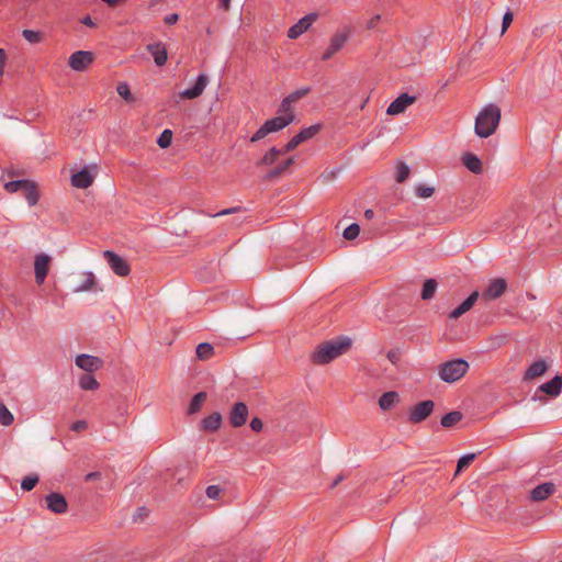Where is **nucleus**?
<instances>
[{
	"instance_id": "nucleus-24",
	"label": "nucleus",
	"mask_w": 562,
	"mask_h": 562,
	"mask_svg": "<svg viewBox=\"0 0 562 562\" xmlns=\"http://www.w3.org/2000/svg\"><path fill=\"white\" fill-rule=\"evenodd\" d=\"M562 390V376L555 375L552 380L549 382H546L539 386V391L550 395V396H558L561 393Z\"/></svg>"
},
{
	"instance_id": "nucleus-20",
	"label": "nucleus",
	"mask_w": 562,
	"mask_h": 562,
	"mask_svg": "<svg viewBox=\"0 0 562 562\" xmlns=\"http://www.w3.org/2000/svg\"><path fill=\"white\" fill-rule=\"evenodd\" d=\"M146 48L153 55L155 64L157 66L160 67L166 64L168 59V54L166 46L162 43L158 42L154 44H148Z\"/></svg>"
},
{
	"instance_id": "nucleus-6",
	"label": "nucleus",
	"mask_w": 562,
	"mask_h": 562,
	"mask_svg": "<svg viewBox=\"0 0 562 562\" xmlns=\"http://www.w3.org/2000/svg\"><path fill=\"white\" fill-rule=\"evenodd\" d=\"M52 263V257L47 254H37L34 258V273L37 284H43Z\"/></svg>"
},
{
	"instance_id": "nucleus-35",
	"label": "nucleus",
	"mask_w": 562,
	"mask_h": 562,
	"mask_svg": "<svg viewBox=\"0 0 562 562\" xmlns=\"http://www.w3.org/2000/svg\"><path fill=\"white\" fill-rule=\"evenodd\" d=\"M462 419V414L458 411L450 412L441 418L443 427H452Z\"/></svg>"
},
{
	"instance_id": "nucleus-5",
	"label": "nucleus",
	"mask_w": 562,
	"mask_h": 562,
	"mask_svg": "<svg viewBox=\"0 0 562 562\" xmlns=\"http://www.w3.org/2000/svg\"><path fill=\"white\" fill-rule=\"evenodd\" d=\"M292 123V117H282L278 115L265 122L250 138L251 143H256L271 133L279 132Z\"/></svg>"
},
{
	"instance_id": "nucleus-12",
	"label": "nucleus",
	"mask_w": 562,
	"mask_h": 562,
	"mask_svg": "<svg viewBox=\"0 0 562 562\" xmlns=\"http://www.w3.org/2000/svg\"><path fill=\"white\" fill-rule=\"evenodd\" d=\"M76 366L81 370L91 373L98 371L103 366V360L91 355H78L75 359Z\"/></svg>"
},
{
	"instance_id": "nucleus-25",
	"label": "nucleus",
	"mask_w": 562,
	"mask_h": 562,
	"mask_svg": "<svg viewBox=\"0 0 562 562\" xmlns=\"http://www.w3.org/2000/svg\"><path fill=\"white\" fill-rule=\"evenodd\" d=\"M462 162L473 173L479 175L483 171V164L474 154L468 153L463 155Z\"/></svg>"
},
{
	"instance_id": "nucleus-8",
	"label": "nucleus",
	"mask_w": 562,
	"mask_h": 562,
	"mask_svg": "<svg viewBox=\"0 0 562 562\" xmlns=\"http://www.w3.org/2000/svg\"><path fill=\"white\" fill-rule=\"evenodd\" d=\"M321 130V125H311L306 128H303L299 134L293 136L288 144L283 147V151H292L294 150L300 144L311 139L314 137Z\"/></svg>"
},
{
	"instance_id": "nucleus-3",
	"label": "nucleus",
	"mask_w": 562,
	"mask_h": 562,
	"mask_svg": "<svg viewBox=\"0 0 562 562\" xmlns=\"http://www.w3.org/2000/svg\"><path fill=\"white\" fill-rule=\"evenodd\" d=\"M469 370V363L462 359H456L442 363L439 367V376L448 383L460 380Z\"/></svg>"
},
{
	"instance_id": "nucleus-15",
	"label": "nucleus",
	"mask_w": 562,
	"mask_h": 562,
	"mask_svg": "<svg viewBox=\"0 0 562 562\" xmlns=\"http://www.w3.org/2000/svg\"><path fill=\"white\" fill-rule=\"evenodd\" d=\"M248 417V407L245 403L239 402L234 404L229 412V423L233 427H240L245 425Z\"/></svg>"
},
{
	"instance_id": "nucleus-1",
	"label": "nucleus",
	"mask_w": 562,
	"mask_h": 562,
	"mask_svg": "<svg viewBox=\"0 0 562 562\" xmlns=\"http://www.w3.org/2000/svg\"><path fill=\"white\" fill-rule=\"evenodd\" d=\"M351 340L347 337H340L325 341L317 346L312 353V361L315 364H325L344 355L350 347Z\"/></svg>"
},
{
	"instance_id": "nucleus-4",
	"label": "nucleus",
	"mask_w": 562,
	"mask_h": 562,
	"mask_svg": "<svg viewBox=\"0 0 562 562\" xmlns=\"http://www.w3.org/2000/svg\"><path fill=\"white\" fill-rule=\"evenodd\" d=\"M98 280L91 271H79L71 274V290L74 293L95 291Z\"/></svg>"
},
{
	"instance_id": "nucleus-39",
	"label": "nucleus",
	"mask_w": 562,
	"mask_h": 562,
	"mask_svg": "<svg viewBox=\"0 0 562 562\" xmlns=\"http://www.w3.org/2000/svg\"><path fill=\"white\" fill-rule=\"evenodd\" d=\"M310 92H311L310 87H303V88H300V89L291 92L290 94H288L286 99L293 104V103H296L297 101H300L305 95H307Z\"/></svg>"
},
{
	"instance_id": "nucleus-48",
	"label": "nucleus",
	"mask_w": 562,
	"mask_h": 562,
	"mask_svg": "<svg viewBox=\"0 0 562 562\" xmlns=\"http://www.w3.org/2000/svg\"><path fill=\"white\" fill-rule=\"evenodd\" d=\"M222 493V488L218 487L217 485H210L207 488H206V495L209 498L211 499H216L220 497Z\"/></svg>"
},
{
	"instance_id": "nucleus-16",
	"label": "nucleus",
	"mask_w": 562,
	"mask_h": 562,
	"mask_svg": "<svg viewBox=\"0 0 562 562\" xmlns=\"http://www.w3.org/2000/svg\"><path fill=\"white\" fill-rule=\"evenodd\" d=\"M209 85V78L206 75H200L196 79V82L195 85L190 88V89H187V90H183L179 93V97L181 99H189V100H192V99H196L199 98L204 89L206 88V86Z\"/></svg>"
},
{
	"instance_id": "nucleus-2",
	"label": "nucleus",
	"mask_w": 562,
	"mask_h": 562,
	"mask_svg": "<svg viewBox=\"0 0 562 562\" xmlns=\"http://www.w3.org/2000/svg\"><path fill=\"white\" fill-rule=\"evenodd\" d=\"M501 121V109L495 104L486 105L476 116L475 133L486 138L493 135Z\"/></svg>"
},
{
	"instance_id": "nucleus-29",
	"label": "nucleus",
	"mask_w": 562,
	"mask_h": 562,
	"mask_svg": "<svg viewBox=\"0 0 562 562\" xmlns=\"http://www.w3.org/2000/svg\"><path fill=\"white\" fill-rule=\"evenodd\" d=\"M294 164V157H289L285 160H283L281 164H279L277 167L269 170L266 175L267 180H272L276 178H279L281 175H283L286 169Z\"/></svg>"
},
{
	"instance_id": "nucleus-34",
	"label": "nucleus",
	"mask_w": 562,
	"mask_h": 562,
	"mask_svg": "<svg viewBox=\"0 0 562 562\" xmlns=\"http://www.w3.org/2000/svg\"><path fill=\"white\" fill-rule=\"evenodd\" d=\"M214 353V348L212 345L207 344V342H202L200 345H198L196 347V357L200 359V360H206V359H210Z\"/></svg>"
},
{
	"instance_id": "nucleus-58",
	"label": "nucleus",
	"mask_w": 562,
	"mask_h": 562,
	"mask_svg": "<svg viewBox=\"0 0 562 562\" xmlns=\"http://www.w3.org/2000/svg\"><path fill=\"white\" fill-rule=\"evenodd\" d=\"M373 216H374V212H373L372 210H367V211L364 212V217H366L367 220H371V218H373Z\"/></svg>"
},
{
	"instance_id": "nucleus-54",
	"label": "nucleus",
	"mask_w": 562,
	"mask_h": 562,
	"mask_svg": "<svg viewBox=\"0 0 562 562\" xmlns=\"http://www.w3.org/2000/svg\"><path fill=\"white\" fill-rule=\"evenodd\" d=\"M178 21V14L173 13V14H169L165 18V22L167 24H175L176 22Z\"/></svg>"
},
{
	"instance_id": "nucleus-31",
	"label": "nucleus",
	"mask_w": 562,
	"mask_h": 562,
	"mask_svg": "<svg viewBox=\"0 0 562 562\" xmlns=\"http://www.w3.org/2000/svg\"><path fill=\"white\" fill-rule=\"evenodd\" d=\"M78 384L82 390L86 391H95L100 386L99 382L88 373L81 374L79 376Z\"/></svg>"
},
{
	"instance_id": "nucleus-60",
	"label": "nucleus",
	"mask_w": 562,
	"mask_h": 562,
	"mask_svg": "<svg viewBox=\"0 0 562 562\" xmlns=\"http://www.w3.org/2000/svg\"><path fill=\"white\" fill-rule=\"evenodd\" d=\"M331 177H334L333 172L331 173H323L322 175V178L324 179V182L330 180Z\"/></svg>"
},
{
	"instance_id": "nucleus-26",
	"label": "nucleus",
	"mask_w": 562,
	"mask_h": 562,
	"mask_svg": "<svg viewBox=\"0 0 562 562\" xmlns=\"http://www.w3.org/2000/svg\"><path fill=\"white\" fill-rule=\"evenodd\" d=\"M289 151H283V148L272 147L270 148L263 157L258 161V166H271L273 165L281 155L288 154Z\"/></svg>"
},
{
	"instance_id": "nucleus-44",
	"label": "nucleus",
	"mask_w": 562,
	"mask_h": 562,
	"mask_svg": "<svg viewBox=\"0 0 562 562\" xmlns=\"http://www.w3.org/2000/svg\"><path fill=\"white\" fill-rule=\"evenodd\" d=\"M171 140H172V132L170 130H165L159 138L157 139V144L161 147V148H167L170 146L171 144Z\"/></svg>"
},
{
	"instance_id": "nucleus-37",
	"label": "nucleus",
	"mask_w": 562,
	"mask_h": 562,
	"mask_svg": "<svg viewBox=\"0 0 562 562\" xmlns=\"http://www.w3.org/2000/svg\"><path fill=\"white\" fill-rule=\"evenodd\" d=\"M409 175H411L409 167L403 161L397 162V165H396V181L402 183L408 179Z\"/></svg>"
},
{
	"instance_id": "nucleus-59",
	"label": "nucleus",
	"mask_w": 562,
	"mask_h": 562,
	"mask_svg": "<svg viewBox=\"0 0 562 562\" xmlns=\"http://www.w3.org/2000/svg\"><path fill=\"white\" fill-rule=\"evenodd\" d=\"M344 480V476L342 475H339L335 479V481L333 482V487H335L336 485H338L341 481Z\"/></svg>"
},
{
	"instance_id": "nucleus-53",
	"label": "nucleus",
	"mask_w": 562,
	"mask_h": 562,
	"mask_svg": "<svg viewBox=\"0 0 562 562\" xmlns=\"http://www.w3.org/2000/svg\"><path fill=\"white\" fill-rule=\"evenodd\" d=\"M387 359L392 362V363H396L398 360H400V352L396 351V350H390L387 352Z\"/></svg>"
},
{
	"instance_id": "nucleus-52",
	"label": "nucleus",
	"mask_w": 562,
	"mask_h": 562,
	"mask_svg": "<svg viewBox=\"0 0 562 562\" xmlns=\"http://www.w3.org/2000/svg\"><path fill=\"white\" fill-rule=\"evenodd\" d=\"M381 20V15L380 14H375L373 15L367 23V27L368 29H374L376 26V24L379 23V21Z\"/></svg>"
},
{
	"instance_id": "nucleus-30",
	"label": "nucleus",
	"mask_w": 562,
	"mask_h": 562,
	"mask_svg": "<svg viewBox=\"0 0 562 562\" xmlns=\"http://www.w3.org/2000/svg\"><path fill=\"white\" fill-rule=\"evenodd\" d=\"M22 192L29 203V205L33 206L38 202L40 194L36 189V184L32 181H29L24 184Z\"/></svg>"
},
{
	"instance_id": "nucleus-22",
	"label": "nucleus",
	"mask_w": 562,
	"mask_h": 562,
	"mask_svg": "<svg viewBox=\"0 0 562 562\" xmlns=\"http://www.w3.org/2000/svg\"><path fill=\"white\" fill-rule=\"evenodd\" d=\"M548 370V363L540 359L535 361L525 372L524 380L529 381L542 376Z\"/></svg>"
},
{
	"instance_id": "nucleus-33",
	"label": "nucleus",
	"mask_w": 562,
	"mask_h": 562,
	"mask_svg": "<svg viewBox=\"0 0 562 562\" xmlns=\"http://www.w3.org/2000/svg\"><path fill=\"white\" fill-rule=\"evenodd\" d=\"M292 103L286 99V97L281 101L278 113L282 117H292V122L295 120V113L292 109Z\"/></svg>"
},
{
	"instance_id": "nucleus-7",
	"label": "nucleus",
	"mask_w": 562,
	"mask_h": 562,
	"mask_svg": "<svg viewBox=\"0 0 562 562\" xmlns=\"http://www.w3.org/2000/svg\"><path fill=\"white\" fill-rule=\"evenodd\" d=\"M93 60V53L88 50H77L70 55L68 64L72 70L83 71L92 64Z\"/></svg>"
},
{
	"instance_id": "nucleus-42",
	"label": "nucleus",
	"mask_w": 562,
	"mask_h": 562,
	"mask_svg": "<svg viewBox=\"0 0 562 562\" xmlns=\"http://www.w3.org/2000/svg\"><path fill=\"white\" fill-rule=\"evenodd\" d=\"M435 192V189L432 187H428L426 184H418L415 188V193L418 198L422 199H428L430 198Z\"/></svg>"
},
{
	"instance_id": "nucleus-43",
	"label": "nucleus",
	"mask_w": 562,
	"mask_h": 562,
	"mask_svg": "<svg viewBox=\"0 0 562 562\" xmlns=\"http://www.w3.org/2000/svg\"><path fill=\"white\" fill-rule=\"evenodd\" d=\"M474 459H475L474 453H470V454H465V456L461 457L457 464L456 474L460 473L463 469L468 468Z\"/></svg>"
},
{
	"instance_id": "nucleus-11",
	"label": "nucleus",
	"mask_w": 562,
	"mask_h": 562,
	"mask_svg": "<svg viewBox=\"0 0 562 562\" xmlns=\"http://www.w3.org/2000/svg\"><path fill=\"white\" fill-rule=\"evenodd\" d=\"M103 257L106 259L109 266L115 274L120 277H125L130 273V266L119 255L114 254L111 250H105L103 252Z\"/></svg>"
},
{
	"instance_id": "nucleus-61",
	"label": "nucleus",
	"mask_w": 562,
	"mask_h": 562,
	"mask_svg": "<svg viewBox=\"0 0 562 562\" xmlns=\"http://www.w3.org/2000/svg\"><path fill=\"white\" fill-rule=\"evenodd\" d=\"M232 212H233V210H224V211L220 212L217 215H225V214H229Z\"/></svg>"
},
{
	"instance_id": "nucleus-45",
	"label": "nucleus",
	"mask_w": 562,
	"mask_h": 562,
	"mask_svg": "<svg viewBox=\"0 0 562 562\" xmlns=\"http://www.w3.org/2000/svg\"><path fill=\"white\" fill-rule=\"evenodd\" d=\"M27 182V180H15V181H10L8 183L4 184V189L5 191L10 192V193H14V192H18V191H22V189L24 188V184Z\"/></svg>"
},
{
	"instance_id": "nucleus-23",
	"label": "nucleus",
	"mask_w": 562,
	"mask_h": 562,
	"mask_svg": "<svg viewBox=\"0 0 562 562\" xmlns=\"http://www.w3.org/2000/svg\"><path fill=\"white\" fill-rule=\"evenodd\" d=\"M479 297V292L474 291L465 301H463L457 308H454L449 317L452 319H457L460 316H462L464 313L470 311L473 305L475 304L476 300Z\"/></svg>"
},
{
	"instance_id": "nucleus-36",
	"label": "nucleus",
	"mask_w": 562,
	"mask_h": 562,
	"mask_svg": "<svg viewBox=\"0 0 562 562\" xmlns=\"http://www.w3.org/2000/svg\"><path fill=\"white\" fill-rule=\"evenodd\" d=\"M437 289V282L434 279H428L425 281L423 291H422V299L423 300H429L434 296Z\"/></svg>"
},
{
	"instance_id": "nucleus-21",
	"label": "nucleus",
	"mask_w": 562,
	"mask_h": 562,
	"mask_svg": "<svg viewBox=\"0 0 562 562\" xmlns=\"http://www.w3.org/2000/svg\"><path fill=\"white\" fill-rule=\"evenodd\" d=\"M555 491V485L551 482H546L531 491L530 497L535 502L547 499Z\"/></svg>"
},
{
	"instance_id": "nucleus-19",
	"label": "nucleus",
	"mask_w": 562,
	"mask_h": 562,
	"mask_svg": "<svg viewBox=\"0 0 562 562\" xmlns=\"http://www.w3.org/2000/svg\"><path fill=\"white\" fill-rule=\"evenodd\" d=\"M315 19V14L305 15L296 24L289 29L288 36L292 40L297 38L300 35H302L310 29Z\"/></svg>"
},
{
	"instance_id": "nucleus-55",
	"label": "nucleus",
	"mask_w": 562,
	"mask_h": 562,
	"mask_svg": "<svg viewBox=\"0 0 562 562\" xmlns=\"http://www.w3.org/2000/svg\"><path fill=\"white\" fill-rule=\"evenodd\" d=\"M100 477H101L100 472H90L86 475V481H93V480H98Z\"/></svg>"
},
{
	"instance_id": "nucleus-17",
	"label": "nucleus",
	"mask_w": 562,
	"mask_h": 562,
	"mask_svg": "<svg viewBox=\"0 0 562 562\" xmlns=\"http://www.w3.org/2000/svg\"><path fill=\"white\" fill-rule=\"evenodd\" d=\"M507 289V282L503 278H497L491 281L488 288L483 292V297L486 300H495L503 295Z\"/></svg>"
},
{
	"instance_id": "nucleus-14",
	"label": "nucleus",
	"mask_w": 562,
	"mask_h": 562,
	"mask_svg": "<svg viewBox=\"0 0 562 562\" xmlns=\"http://www.w3.org/2000/svg\"><path fill=\"white\" fill-rule=\"evenodd\" d=\"M416 98L408 95L407 93H402L389 105L386 113L389 115H397L403 113L409 105L415 102Z\"/></svg>"
},
{
	"instance_id": "nucleus-9",
	"label": "nucleus",
	"mask_w": 562,
	"mask_h": 562,
	"mask_svg": "<svg viewBox=\"0 0 562 562\" xmlns=\"http://www.w3.org/2000/svg\"><path fill=\"white\" fill-rule=\"evenodd\" d=\"M95 166L85 167L71 176V184L78 189H87L92 184L95 177Z\"/></svg>"
},
{
	"instance_id": "nucleus-49",
	"label": "nucleus",
	"mask_w": 562,
	"mask_h": 562,
	"mask_svg": "<svg viewBox=\"0 0 562 562\" xmlns=\"http://www.w3.org/2000/svg\"><path fill=\"white\" fill-rule=\"evenodd\" d=\"M513 13L512 12H506L503 16V23H502V34H504L506 32V30L509 27V25L512 24L513 22Z\"/></svg>"
},
{
	"instance_id": "nucleus-32",
	"label": "nucleus",
	"mask_w": 562,
	"mask_h": 562,
	"mask_svg": "<svg viewBox=\"0 0 562 562\" xmlns=\"http://www.w3.org/2000/svg\"><path fill=\"white\" fill-rule=\"evenodd\" d=\"M206 397H207V395L205 392H199L198 394H195L193 396V398L191 400V403L188 408V413L189 414L198 413L201 409V406L203 405V403L206 401Z\"/></svg>"
},
{
	"instance_id": "nucleus-46",
	"label": "nucleus",
	"mask_w": 562,
	"mask_h": 562,
	"mask_svg": "<svg viewBox=\"0 0 562 562\" xmlns=\"http://www.w3.org/2000/svg\"><path fill=\"white\" fill-rule=\"evenodd\" d=\"M360 233V226L356 223L349 225L345 231H344V237L347 239V240H352L355 238L358 237Z\"/></svg>"
},
{
	"instance_id": "nucleus-41",
	"label": "nucleus",
	"mask_w": 562,
	"mask_h": 562,
	"mask_svg": "<svg viewBox=\"0 0 562 562\" xmlns=\"http://www.w3.org/2000/svg\"><path fill=\"white\" fill-rule=\"evenodd\" d=\"M23 37L31 44H37L42 41V33L33 30H24L22 32Z\"/></svg>"
},
{
	"instance_id": "nucleus-47",
	"label": "nucleus",
	"mask_w": 562,
	"mask_h": 562,
	"mask_svg": "<svg viewBox=\"0 0 562 562\" xmlns=\"http://www.w3.org/2000/svg\"><path fill=\"white\" fill-rule=\"evenodd\" d=\"M116 90H117L119 95L121 98H123L124 100H126V101L133 100V97H132V93H131V90H130V87L127 86V83H125V82L120 83L117 86Z\"/></svg>"
},
{
	"instance_id": "nucleus-40",
	"label": "nucleus",
	"mask_w": 562,
	"mask_h": 562,
	"mask_svg": "<svg viewBox=\"0 0 562 562\" xmlns=\"http://www.w3.org/2000/svg\"><path fill=\"white\" fill-rule=\"evenodd\" d=\"M38 482V475L36 474H33V475H27L25 477H23L22 482H21V487L23 491H32L36 484Z\"/></svg>"
},
{
	"instance_id": "nucleus-27",
	"label": "nucleus",
	"mask_w": 562,
	"mask_h": 562,
	"mask_svg": "<svg viewBox=\"0 0 562 562\" xmlns=\"http://www.w3.org/2000/svg\"><path fill=\"white\" fill-rule=\"evenodd\" d=\"M400 402L398 393L394 391L385 392L379 400V406L383 411H389Z\"/></svg>"
},
{
	"instance_id": "nucleus-56",
	"label": "nucleus",
	"mask_w": 562,
	"mask_h": 562,
	"mask_svg": "<svg viewBox=\"0 0 562 562\" xmlns=\"http://www.w3.org/2000/svg\"><path fill=\"white\" fill-rule=\"evenodd\" d=\"M81 23L89 26V27H94L95 26V23L92 21V19L87 15L85 16L82 20H81Z\"/></svg>"
},
{
	"instance_id": "nucleus-51",
	"label": "nucleus",
	"mask_w": 562,
	"mask_h": 562,
	"mask_svg": "<svg viewBox=\"0 0 562 562\" xmlns=\"http://www.w3.org/2000/svg\"><path fill=\"white\" fill-rule=\"evenodd\" d=\"M250 427L254 431H260L263 427V424L260 418L255 417L250 422Z\"/></svg>"
},
{
	"instance_id": "nucleus-62",
	"label": "nucleus",
	"mask_w": 562,
	"mask_h": 562,
	"mask_svg": "<svg viewBox=\"0 0 562 562\" xmlns=\"http://www.w3.org/2000/svg\"><path fill=\"white\" fill-rule=\"evenodd\" d=\"M367 101H368V98H367V99L364 100V102L361 104V109H363V108H364V104L367 103Z\"/></svg>"
},
{
	"instance_id": "nucleus-13",
	"label": "nucleus",
	"mask_w": 562,
	"mask_h": 562,
	"mask_svg": "<svg viewBox=\"0 0 562 562\" xmlns=\"http://www.w3.org/2000/svg\"><path fill=\"white\" fill-rule=\"evenodd\" d=\"M348 32H337L330 40L329 46L324 52L322 59L329 60L336 53H338L348 41Z\"/></svg>"
},
{
	"instance_id": "nucleus-10",
	"label": "nucleus",
	"mask_w": 562,
	"mask_h": 562,
	"mask_svg": "<svg viewBox=\"0 0 562 562\" xmlns=\"http://www.w3.org/2000/svg\"><path fill=\"white\" fill-rule=\"evenodd\" d=\"M434 407L435 403L430 400L423 401L416 404L414 407L411 408L409 422L414 424L422 423L431 414Z\"/></svg>"
},
{
	"instance_id": "nucleus-18",
	"label": "nucleus",
	"mask_w": 562,
	"mask_h": 562,
	"mask_svg": "<svg viewBox=\"0 0 562 562\" xmlns=\"http://www.w3.org/2000/svg\"><path fill=\"white\" fill-rule=\"evenodd\" d=\"M47 508L55 514H63L67 510L66 498L59 493H50L45 497Z\"/></svg>"
},
{
	"instance_id": "nucleus-50",
	"label": "nucleus",
	"mask_w": 562,
	"mask_h": 562,
	"mask_svg": "<svg viewBox=\"0 0 562 562\" xmlns=\"http://www.w3.org/2000/svg\"><path fill=\"white\" fill-rule=\"evenodd\" d=\"M87 428H88V423H87L86 420H78V422H75V423L70 426V429H71L72 431H76V432L85 431Z\"/></svg>"
},
{
	"instance_id": "nucleus-28",
	"label": "nucleus",
	"mask_w": 562,
	"mask_h": 562,
	"mask_svg": "<svg viewBox=\"0 0 562 562\" xmlns=\"http://www.w3.org/2000/svg\"><path fill=\"white\" fill-rule=\"evenodd\" d=\"M222 415L220 413H213L201 423V427L205 431H216L222 425Z\"/></svg>"
},
{
	"instance_id": "nucleus-38",
	"label": "nucleus",
	"mask_w": 562,
	"mask_h": 562,
	"mask_svg": "<svg viewBox=\"0 0 562 562\" xmlns=\"http://www.w3.org/2000/svg\"><path fill=\"white\" fill-rule=\"evenodd\" d=\"M14 420L13 414L7 408L3 403H0V424L2 426H10Z\"/></svg>"
},
{
	"instance_id": "nucleus-57",
	"label": "nucleus",
	"mask_w": 562,
	"mask_h": 562,
	"mask_svg": "<svg viewBox=\"0 0 562 562\" xmlns=\"http://www.w3.org/2000/svg\"><path fill=\"white\" fill-rule=\"evenodd\" d=\"M221 2V8L224 9V10H228L229 7H231V0H220Z\"/></svg>"
}]
</instances>
